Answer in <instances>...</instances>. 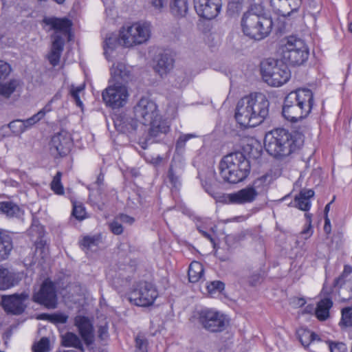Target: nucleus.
I'll list each match as a JSON object with an SVG mask.
<instances>
[{
  "label": "nucleus",
  "mask_w": 352,
  "mask_h": 352,
  "mask_svg": "<svg viewBox=\"0 0 352 352\" xmlns=\"http://www.w3.org/2000/svg\"><path fill=\"white\" fill-rule=\"evenodd\" d=\"M199 323L208 331L221 332L228 324L226 316L213 309H204L198 313Z\"/></svg>",
  "instance_id": "10"
},
{
  "label": "nucleus",
  "mask_w": 352,
  "mask_h": 352,
  "mask_svg": "<svg viewBox=\"0 0 352 352\" xmlns=\"http://www.w3.org/2000/svg\"><path fill=\"white\" fill-rule=\"evenodd\" d=\"M241 27L245 35L252 39L261 41L270 34L273 22L270 17L264 14H256L251 9L243 14Z\"/></svg>",
  "instance_id": "4"
},
{
  "label": "nucleus",
  "mask_w": 352,
  "mask_h": 352,
  "mask_svg": "<svg viewBox=\"0 0 352 352\" xmlns=\"http://www.w3.org/2000/svg\"><path fill=\"white\" fill-rule=\"evenodd\" d=\"M197 135L195 134L189 133V134H182L181 135L176 142V150L179 151L184 148L186 142L190 138H195Z\"/></svg>",
  "instance_id": "50"
},
{
  "label": "nucleus",
  "mask_w": 352,
  "mask_h": 352,
  "mask_svg": "<svg viewBox=\"0 0 352 352\" xmlns=\"http://www.w3.org/2000/svg\"><path fill=\"white\" fill-rule=\"evenodd\" d=\"M43 21L50 27V30L55 31L52 36V50L47 57L50 64L55 67L59 63L63 50L64 39L62 36L68 34L72 24L70 21L67 19L55 17H46L43 19Z\"/></svg>",
  "instance_id": "5"
},
{
  "label": "nucleus",
  "mask_w": 352,
  "mask_h": 352,
  "mask_svg": "<svg viewBox=\"0 0 352 352\" xmlns=\"http://www.w3.org/2000/svg\"><path fill=\"white\" fill-rule=\"evenodd\" d=\"M252 109L254 121L256 125L261 124L269 113L270 102L262 93H254L247 96Z\"/></svg>",
  "instance_id": "13"
},
{
  "label": "nucleus",
  "mask_w": 352,
  "mask_h": 352,
  "mask_svg": "<svg viewBox=\"0 0 352 352\" xmlns=\"http://www.w3.org/2000/svg\"><path fill=\"white\" fill-rule=\"evenodd\" d=\"M302 0H270V6L274 11L283 16H289L298 10Z\"/></svg>",
  "instance_id": "20"
},
{
  "label": "nucleus",
  "mask_w": 352,
  "mask_h": 352,
  "mask_svg": "<svg viewBox=\"0 0 352 352\" xmlns=\"http://www.w3.org/2000/svg\"><path fill=\"white\" fill-rule=\"evenodd\" d=\"M256 193L250 185L237 192L232 193L228 195L229 200L231 203L238 204L251 203L256 199Z\"/></svg>",
  "instance_id": "25"
},
{
  "label": "nucleus",
  "mask_w": 352,
  "mask_h": 352,
  "mask_svg": "<svg viewBox=\"0 0 352 352\" xmlns=\"http://www.w3.org/2000/svg\"><path fill=\"white\" fill-rule=\"evenodd\" d=\"M151 36V25L145 22H137L121 30L122 46L133 47L146 43Z\"/></svg>",
  "instance_id": "8"
},
{
  "label": "nucleus",
  "mask_w": 352,
  "mask_h": 352,
  "mask_svg": "<svg viewBox=\"0 0 352 352\" xmlns=\"http://www.w3.org/2000/svg\"><path fill=\"white\" fill-rule=\"evenodd\" d=\"M181 175L182 168L179 166L172 164L168 170V178L174 187L180 184L179 178Z\"/></svg>",
  "instance_id": "39"
},
{
  "label": "nucleus",
  "mask_w": 352,
  "mask_h": 352,
  "mask_svg": "<svg viewBox=\"0 0 352 352\" xmlns=\"http://www.w3.org/2000/svg\"><path fill=\"white\" fill-rule=\"evenodd\" d=\"M342 318L339 323L340 327H352V307H346L342 309Z\"/></svg>",
  "instance_id": "40"
},
{
  "label": "nucleus",
  "mask_w": 352,
  "mask_h": 352,
  "mask_svg": "<svg viewBox=\"0 0 352 352\" xmlns=\"http://www.w3.org/2000/svg\"><path fill=\"white\" fill-rule=\"evenodd\" d=\"M271 182L272 176L270 175H264L254 179L250 186L256 193V195L258 196L267 192Z\"/></svg>",
  "instance_id": "28"
},
{
  "label": "nucleus",
  "mask_w": 352,
  "mask_h": 352,
  "mask_svg": "<svg viewBox=\"0 0 352 352\" xmlns=\"http://www.w3.org/2000/svg\"><path fill=\"white\" fill-rule=\"evenodd\" d=\"M196 12L201 17L210 20L215 18L221 8V0H194Z\"/></svg>",
  "instance_id": "18"
},
{
  "label": "nucleus",
  "mask_w": 352,
  "mask_h": 352,
  "mask_svg": "<svg viewBox=\"0 0 352 352\" xmlns=\"http://www.w3.org/2000/svg\"><path fill=\"white\" fill-rule=\"evenodd\" d=\"M300 135L294 136L285 129H276L266 133L264 144L266 151L276 158L289 155L302 144Z\"/></svg>",
  "instance_id": "1"
},
{
  "label": "nucleus",
  "mask_w": 352,
  "mask_h": 352,
  "mask_svg": "<svg viewBox=\"0 0 352 352\" xmlns=\"http://www.w3.org/2000/svg\"><path fill=\"white\" fill-rule=\"evenodd\" d=\"M75 325L86 345L89 346L94 341V327L90 320L81 316L75 318Z\"/></svg>",
  "instance_id": "21"
},
{
  "label": "nucleus",
  "mask_w": 352,
  "mask_h": 352,
  "mask_svg": "<svg viewBox=\"0 0 352 352\" xmlns=\"http://www.w3.org/2000/svg\"><path fill=\"white\" fill-rule=\"evenodd\" d=\"M0 212L12 217L19 214V208L11 201H3L0 202Z\"/></svg>",
  "instance_id": "38"
},
{
  "label": "nucleus",
  "mask_w": 352,
  "mask_h": 352,
  "mask_svg": "<svg viewBox=\"0 0 352 352\" xmlns=\"http://www.w3.org/2000/svg\"><path fill=\"white\" fill-rule=\"evenodd\" d=\"M297 334L298 336L300 342L304 346H309V344L316 340H320V338L317 334L307 329H299L297 331Z\"/></svg>",
  "instance_id": "37"
},
{
  "label": "nucleus",
  "mask_w": 352,
  "mask_h": 352,
  "mask_svg": "<svg viewBox=\"0 0 352 352\" xmlns=\"http://www.w3.org/2000/svg\"><path fill=\"white\" fill-rule=\"evenodd\" d=\"M21 87V82L18 79H10L8 82L0 83V96L8 98L18 89Z\"/></svg>",
  "instance_id": "33"
},
{
  "label": "nucleus",
  "mask_w": 352,
  "mask_h": 352,
  "mask_svg": "<svg viewBox=\"0 0 352 352\" xmlns=\"http://www.w3.org/2000/svg\"><path fill=\"white\" fill-rule=\"evenodd\" d=\"M33 352H49L50 351V340L47 338H42L32 346Z\"/></svg>",
  "instance_id": "42"
},
{
  "label": "nucleus",
  "mask_w": 352,
  "mask_h": 352,
  "mask_svg": "<svg viewBox=\"0 0 352 352\" xmlns=\"http://www.w3.org/2000/svg\"><path fill=\"white\" fill-rule=\"evenodd\" d=\"M98 337L101 340L106 339L107 338V336H108V328H107V327L106 325L105 326H100L98 328Z\"/></svg>",
  "instance_id": "58"
},
{
  "label": "nucleus",
  "mask_w": 352,
  "mask_h": 352,
  "mask_svg": "<svg viewBox=\"0 0 352 352\" xmlns=\"http://www.w3.org/2000/svg\"><path fill=\"white\" fill-rule=\"evenodd\" d=\"M174 62V58L170 53H161L154 59L153 69L161 77H164L173 69Z\"/></svg>",
  "instance_id": "22"
},
{
  "label": "nucleus",
  "mask_w": 352,
  "mask_h": 352,
  "mask_svg": "<svg viewBox=\"0 0 352 352\" xmlns=\"http://www.w3.org/2000/svg\"><path fill=\"white\" fill-rule=\"evenodd\" d=\"M43 118V113L38 112L37 113L33 115L32 117H30L26 120H21V122L23 123V125H24V130L25 131L28 129L30 128L34 124H36L39 120H41Z\"/></svg>",
  "instance_id": "47"
},
{
  "label": "nucleus",
  "mask_w": 352,
  "mask_h": 352,
  "mask_svg": "<svg viewBox=\"0 0 352 352\" xmlns=\"http://www.w3.org/2000/svg\"><path fill=\"white\" fill-rule=\"evenodd\" d=\"M117 218L120 221V223H125L129 225H131L135 221L134 218L124 214L119 215L117 217Z\"/></svg>",
  "instance_id": "57"
},
{
  "label": "nucleus",
  "mask_w": 352,
  "mask_h": 352,
  "mask_svg": "<svg viewBox=\"0 0 352 352\" xmlns=\"http://www.w3.org/2000/svg\"><path fill=\"white\" fill-rule=\"evenodd\" d=\"M85 86L80 85L78 87H75L74 85H72L70 87L69 93L71 96L74 100L76 105L80 108H82V102L80 99L79 93L81 92L84 89Z\"/></svg>",
  "instance_id": "43"
},
{
  "label": "nucleus",
  "mask_w": 352,
  "mask_h": 352,
  "mask_svg": "<svg viewBox=\"0 0 352 352\" xmlns=\"http://www.w3.org/2000/svg\"><path fill=\"white\" fill-rule=\"evenodd\" d=\"M314 95L308 89H298L291 91L285 98L282 113L283 117L296 122L306 118L311 112Z\"/></svg>",
  "instance_id": "2"
},
{
  "label": "nucleus",
  "mask_w": 352,
  "mask_h": 352,
  "mask_svg": "<svg viewBox=\"0 0 352 352\" xmlns=\"http://www.w3.org/2000/svg\"><path fill=\"white\" fill-rule=\"evenodd\" d=\"M61 344L65 347H74L81 352L85 351V348L80 338L74 333L67 332L61 335Z\"/></svg>",
  "instance_id": "29"
},
{
  "label": "nucleus",
  "mask_w": 352,
  "mask_h": 352,
  "mask_svg": "<svg viewBox=\"0 0 352 352\" xmlns=\"http://www.w3.org/2000/svg\"><path fill=\"white\" fill-rule=\"evenodd\" d=\"M296 300H297L296 304L298 305H299L300 307H301L305 304V300L304 298H297Z\"/></svg>",
  "instance_id": "64"
},
{
  "label": "nucleus",
  "mask_w": 352,
  "mask_h": 352,
  "mask_svg": "<svg viewBox=\"0 0 352 352\" xmlns=\"http://www.w3.org/2000/svg\"><path fill=\"white\" fill-rule=\"evenodd\" d=\"M53 102H51V100L49 101V102L38 112H43V116H45L46 112H49L52 110L51 104Z\"/></svg>",
  "instance_id": "61"
},
{
  "label": "nucleus",
  "mask_w": 352,
  "mask_h": 352,
  "mask_svg": "<svg viewBox=\"0 0 352 352\" xmlns=\"http://www.w3.org/2000/svg\"><path fill=\"white\" fill-rule=\"evenodd\" d=\"M324 230L327 234H329L331 232L330 219H329L328 216L324 217Z\"/></svg>",
  "instance_id": "60"
},
{
  "label": "nucleus",
  "mask_w": 352,
  "mask_h": 352,
  "mask_svg": "<svg viewBox=\"0 0 352 352\" xmlns=\"http://www.w3.org/2000/svg\"><path fill=\"white\" fill-rule=\"evenodd\" d=\"M264 80L272 87H280L290 78V72L283 61L267 60L261 64Z\"/></svg>",
  "instance_id": "6"
},
{
  "label": "nucleus",
  "mask_w": 352,
  "mask_h": 352,
  "mask_svg": "<svg viewBox=\"0 0 352 352\" xmlns=\"http://www.w3.org/2000/svg\"><path fill=\"white\" fill-rule=\"evenodd\" d=\"M137 120L128 117L117 119L115 121V126L118 131L132 135L138 126Z\"/></svg>",
  "instance_id": "26"
},
{
  "label": "nucleus",
  "mask_w": 352,
  "mask_h": 352,
  "mask_svg": "<svg viewBox=\"0 0 352 352\" xmlns=\"http://www.w3.org/2000/svg\"><path fill=\"white\" fill-rule=\"evenodd\" d=\"M235 119L241 126L245 127H254L252 109L248 96L242 98L238 102L235 110Z\"/></svg>",
  "instance_id": "17"
},
{
  "label": "nucleus",
  "mask_w": 352,
  "mask_h": 352,
  "mask_svg": "<svg viewBox=\"0 0 352 352\" xmlns=\"http://www.w3.org/2000/svg\"><path fill=\"white\" fill-rule=\"evenodd\" d=\"M309 52L305 42L291 36L283 47L282 58L285 63L293 66L303 64L309 57Z\"/></svg>",
  "instance_id": "7"
},
{
  "label": "nucleus",
  "mask_w": 352,
  "mask_h": 352,
  "mask_svg": "<svg viewBox=\"0 0 352 352\" xmlns=\"http://www.w3.org/2000/svg\"><path fill=\"white\" fill-rule=\"evenodd\" d=\"M305 217L307 218V222L309 223V227L306 229H305L304 230L302 231L301 234H307L308 236H310L311 235V214H308V213H306L305 214Z\"/></svg>",
  "instance_id": "59"
},
{
  "label": "nucleus",
  "mask_w": 352,
  "mask_h": 352,
  "mask_svg": "<svg viewBox=\"0 0 352 352\" xmlns=\"http://www.w3.org/2000/svg\"><path fill=\"white\" fill-rule=\"evenodd\" d=\"M204 267L199 262L193 261L188 269V279L191 283L198 282L204 275Z\"/></svg>",
  "instance_id": "34"
},
{
  "label": "nucleus",
  "mask_w": 352,
  "mask_h": 352,
  "mask_svg": "<svg viewBox=\"0 0 352 352\" xmlns=\"http://www.w3.org/2000/svg\"><path fill=\"white\" fill-rule=\"evenodd\" d=\"M331 292V291H326L325 288H323L322 291L324 298L318 302L315 310L316 316L320 320H325L329 316V309L333 305V302L330 297Z\"/></svg>",
  "instance_id": "24"
},
{
  "label": "nucleus",
  "mask_w": 352,
  "mask_h": 352,
  "mask_svg": "<svg viewBox=\"0 0 352 352\" xmlns=\"http://www.w3.org/2000/svg\"><path fill=\"white\" fill-rule=\"evenodd\" d=\"M224 283L219 280H215L210 283L207 285V291L210 295H214L216 293H220L224 289Z\"/></svg>",
  "instance_id": "46"
},
{
  "label": "nucleus",
  "mask_w": 352,
  "mask_h": 352,
  "mask_svg": "<svg viewBox=\"0 0 352 352\" xmlns=\"http://www.w3.org/2000/svg\"><path fill=\"white\" fill-rule=\"evenodd\" d=\"M109 227L114 234L119 235L123 232L122 226L117 217L114 221L109 223Z\"/></svg>",
  "instance_id": "54"
},
{
  "label": "nucleus",
  "mask_w": 352,
  "mask_h": 352,
  "mask_svg": "<svg viewBox=\"0 0 352 352\" xmlns=\"http://www.w3.org/2000/svg\"><path fill=\"white\" fill-rule=\"evenodd\" d=\"M47 319L54 323L64 324L67 320V316L63 314H54L52 315H46Z\"/></svg>",
  "instance_id": "53"
},
{
  "label": "nucleus",
  "mask_w": 352,
  "mask_h": 352,
  "mask_svg": "<svg viewBox=\"0 0 352 352\" xmlns=\"http://www.w3.org/2000/svg\"><path fill=\"white\" fill-rule=\"evenodd\" d=\"M148 341L143 336L138 334L135 338V352H148Z\"/></svg>",
  "instance_id": "45"
},
{
  "label": "nucleus",
  "mask_w": 352,
  "mask_h": 352,
  "mask_svg": "<svg viewBox=\"0 0 352 352\" xmlns=\"http://www.w3.org/2000/svg\"><path fill=\"white\" fill-rule=\"evenodd\" d=\"M147 124H150L148 135L146 138H141L138 140V144L143 149L147 148L151 138H159L161 135H165L170 131L169 122L167 120L162 118L160 114Z\"/></svg>",
  "instance_id": "14"
},
{
  "label": "nucleus",
  "mask_w": 352,
  "mask_h": 352,
  "mask_svg": "<svg viewBox=\"0 0 352 352\" xmlns=\"http://www.w3.org/2000/svg\"><path fill=\"white\" fill-rule=\"evenodd\" d=\"M62 94L60 91H58L56 92V94L53 96V98L51 99V102H54L56 100H58L61 98Z\"/></svg>",
  "instance_id": "63"
},
{
  "label": "nucleus",
  "mask_w": 352,
  "mask_h": 352,
  "mask_svg": "<svg viewBox=\"0 0 352 352\" xmlns=\"http://www.w3.org/2000/svg\"><path fill=\"white\" fill-rule=\"evenodd\" d=\"M158 293L153 284L148 282H140L136 284L129 294V299L133 304L140 307L152 305Z\"/></svg>",
  "instance_id": "11"
},
{
  "label": "nucleus",
  "mask_w": 352,
  "mask_h": 352,
  "mask_svg": "<svg viewBox=\"0 0 352 352\" xmlns=\"http://www.w3.org/2000/svg\"><path fill=\"white\" fill-rule=\"evenodd\" d=\"M17 283L14 274L8 269L0 268V289H7Z\"/></svg>",
  "instance_id": "32"
},
{
  "label": "nucleus",
  "mask_w": 352,
  "mask_h": 352,
  "mask_svg": "<svg viewBox=\"0 0 352 352\" xmlns=\"http://www.w3.org/2000/svg\"><path fill=\"white\" fill-rule=\"evenodd\" d=\"M10 72V65L3 60H0V83L7 78Z\"/></svg>",
  "instance_id": "51"
},
{
  "label": "nucleus",
  "mask_w": 352,
  "mask_h": 352,
  "mask_svg": "<svg viewBox=\"0 0 352 352\" xmlns=\"http://www.w3.org/2000/svg\"><path fill=\"white\" fill-rule=\"evenodd\" d=\"M72 146L70 135L62 131L55 134L50 143V151L54 157H63L67 155Z\"/></svg>",
  "instance_id": "16"
},
{
  "label": "nucleus",
  "mask_w": 352,
  "mask_h": 352,
  "mask_svg": "<svg viewBox=\"0 0 352 352\" xmlns=\"http://www.w3.org/2000/svg\"><path fill=\"white\" fill-rule=\"evenodd\" d=\"M120 40L121 31L120 32L119 36L116 34L113 33L107 34L104 41V54H107L108 50H113L117 45H122V42H121Z\"/></svg>",
  "instance_id": "35"
},
{
  "label": "nucleus",
  "mask_w": 352,
  "mask_h": 352,
  "mask_svg": "<svg viewBox=\"0 0 352 352\" xmlns=\"http://www.w3.org/2000/svg\"><path fill=\"white\" fill-rule=\"evenodd\" d=\"M28 298L29 294L26 292L20 294H14L11 296H3L1 305L6 312L19 315L25 310V305L23 302Z\"/></svg>",
  "instance_id": "19"
},
{
  "label": "nucleus",
  "mask_w": 352,
  "mask_h": 352,
  "mask_svg": "<svg viewBox=\"0 0 352 352\" xmlns=\"http://www.w3.org/2000/svg\"><path fill=\"white\" fill-rule=\"evenodd\" d=\"M8 126L15 135L21 134L25 131L24 125L21 120H16L10 122Z\"/></svg>",
  "instance_id": "48"
},
{
  "label": "nucleus",
  "mask_w": 352,
  "mask_h": 352,
  "mask_svg": "<svg viewBox=\"0 0 352 352\" xmlns=\"http://www.w3.org/2000/svg\"><path fill=\"white\" fill-rule=\"evenodd\" d=\"M61 172H57L51 182L52 190L58 195H63L64 192L63 186L61 184Z\"/></svg>",
  "instance_id": "41"
},
{
  "label": "nucleus",
  "mask_w": 352,
  "mask_h": 352,
  "mask_svg": "<svg viewBox=\"0 0 352 352\" xmlns=\"http://www.w3.org/2000/svg\"><path fill=\"white\" fill-rule=\"evenodd\" d=\"M111 75L113 82H122L125 85L132 78L131 67L122 62H117L112 65Z\"/></svg>",
  "instance_id": "23"
},
{
  "label": "nucleus",
  "mask_w": 352,
  "mask_h": 352,
  "mask_svg": "<svg viewBox=\"0 0 352 352\" xmlns=\"http://www.w3.org/2000/svg\"><path fill=\"white\" fill-rule=\"evenodd\" d=\"M102 96L107 106L112 109H119L127 103L129 97V89L125 84L113 82L102 91Z\"/></svg>",
  "instance_id": "9"
},
{
  "label": "nucleus",
  "mask_w": 352,
  "mask_h": 352,
  "mask_svg": "<svg viewBox=\"0 0 352 352\" xmlns=\"http://www.w3.org/2000/svg\"><path fill=\"white\" fill-rule=\"evenodd\" d=\"M352 272V267L350 265H345L342 274L335 280V285H338L342 281H346V277Z\"/></svg>",
  "instance_id": "55"
},
{
  "label": "nucleus",
  "mask_w": 352,
  "mask_h": 352,
  "mask_svg": "<svg viewBox=\"0 0 352 352\" xmlns=\"http://www.w3.org/2000/svg\"><path fill=\"white\" fill-rule=\"evenodd\" d=\"M72 214L78 220L81 221V220L84 219L85 218V214H86L85 208L81 204H79V205L74 204L73 211H72Z\"/></svg>",
  "instance_id": "52"
},
{
  "label": "nucleus",
  "mask_w": 352,
  "mask_h": 352,
  "mask_svg": "<svg viewBox=\"0 0 352 352\" xmlns=\"http://www.w3.org/2000/svg\"><path fill=\"white\" fill-rule=\"evenodd\" d=\"M148 2L157 10L161 11L166 3V0H148Z\"/></svg>",
  "instance_id": "56"
},
{
  "label": "nucleus",
  "mask_w": 352,
  "mask_h": 352,
  "mask_svg": "<svg viewBox=\"0 0 352 352\" xmlns=\"http://www.w3.org/2000/svg\"><path fill=\"white\" fill-rule=\"evenodd\" d=\"M13 248L11 236L5 231L0 232V261L6 259Z\"/></svg>",
  "instance_id": "30"
},
{
  "label": "nucleus",
  "mask_w": 352,
  "mask_h": 352,
  "mask_svg": "<svg viewBox=\"0 0 352 352\" xmlns=\"http://www.w3.org/2000/svg\"><path fill=\"white\" fill-rule=\"evenodd\" d=\"M335 287H338V294L342 301H346L352 298V284L349 281H342L338 285L334 284Z\"/></svg>",
  "instance_id": "36"
},
{
  "label": "nucleus",
  "mask_w": 352,
  "mask_h": 352,
  "mask_svg": "<svg viewBox=\"0 0 352 352\" xmlns=\"http://www.w3.org/2000/svg\"><path fill=\"white\" fill-rule=\"evenodd\" d=\"M134 114L136 119L141 120L144 124H147L157 117L159 111L153 101L147 98H142L134 107Z\"/></svg>",
  "instance_id": "15"
},
{
  "label": "nucleus",
  "mask_w": 352,
  "mask_h": 352,
  "mask_svg": "<svg viewBox=\"0 0 352 352\" xmlns=\"http://www.w3.org/2000/svg\"><path fill=\"white\" fill-rule=\"evenodd\" d=\"M219 170L223 181L236 184L248 177L250 171V164L242 153H232L221 160Z\"/></svg>",
  "instance_id": "3"
},
{
  "label": "nucleus",
  "mask_w": 352,
  "mask_h": 352,
  "mask_svg": "<svg viewBox=\"0 0 352 352\" xmlns=\"http://www.w3.org/2000/svg\"><path fill=\"white\" fill-rule=\"evenodd\" d=\"M314 195V192L311 189L302 190L298 195L295 197L294 206L303 211L309 210L311 207L309 199L313 197Z\"/></svg>",
  "instance_id": "27"
},
{
  "label": "nucleus",
  "mask_w": 352,
  "mask_h": 352,
  "mask_svg": "<svg viewBox=\"0 0 352 352\" xmlns=\"http://www.w3.org/2000/svg\"><path fill=\"white\" fill-rule=\"evenodd\" d=\"M199 232L202 234V235L206 237V239H208V240H210V241L211 243H212L213 244H214V241L213 239V238L212 237V236L208 234V232L204 231V230H199Z\"/></svg>",
  "instance_id": "62"
},
{
  "label": "nucleus",
  "mask_w": 352,
  "mask_h": 352,
  "mask_svg": "<svg viewBox=\"0 0 352 352\" xmlns=\"http://www.w3.org/2000/svg\"><path fill=\"white\" fill-rule=\"evenodd\" d=\"M331 352H347V348L343 342L327 341Z\"/></svg>",
  "instance_id": "49"
},
{
  "label": "nucleus",
  "mask_w": 352,
  "mask_h": 352,
  "mask_svg": "<svg viewBox=\"0 0 352 352\" xmlns=\"http://www.w3.org/2000/svg\"><path fill=\"white\" fill-rule=\"evenodd\" d=\"M33 300L49 309L56 308L58 298L55 284L50 279H45L39 290L34 294Z\"/></svg>",
  "instance_id": "12"
},
{
  "label": "nucleus",
  "mask_w": 352,
  "mask_h": 352,
  "mask_svg": "<svg viewBox=\"0 0 352 352\" xmlns=\"http://www.w3.org/2000/svg\"><path fill=\"white\" fill-rule=\"evenodd\" d=\"M100 236L97 235L94 236H84L81 245L87 249H91L94 246H96L100 243Z\"/></svg>",
  "instance_id": "44"
},
{
  "label": "nucleus",
  "mask_w": 352,
  "mask_h": 352,
  "mask_svg": "<svg viewBox=\"0 0 352 352\" xmlns=\"http://www.w3.org/2000/svg\"><path fill=\"white\" fill-rule=\"evenodd\" d=\"M170 11L175 17H184L188 11V0H170Z\"/></svg>",
  "instance_id": "31"
}]
</instances>
